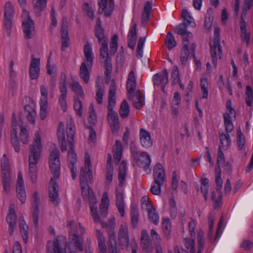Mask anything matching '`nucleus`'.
<instances>
[{"label": "nucleus", "mask_w": 253, "mask_h": 253, "mask_svg": "<svg viewBox=\"0 0 253 253\" xmlns=\"http://www.w3.org/2000/svg\"><path fill=\"white\" fill-rule=\"evenodd\" d=\"M61 32L62 49L65 50L70 44V39L68 32V22L65 18L63 19Z\"/></svg>", "instance_id": "obj_18"}, {"label": "nucleus", "mask_w": 253, "mask_h": 253, "mask_svg": "<svg viewBox=\"0 0 253 253\" xmlns=\"http://www.w3.org/2000/svg\"><path fill=\"white\" fill-rule=\"evenodd\" d=\"M140 245L144 252L151 253L153 251L152 243L146 230H143L141 231Z\"/></svg>", "instance_id": "obj_16"}, {"label": "nucleus", "mask_w": 253, "mask_h": 253, "mask_svg": "<svg viewBox=\"0 0 253 253\" xmlns=\"http://www.w3.org/2000/svg\"><path fill=\"white\" fill-rule=\"evenodd\" d=\"M146 210L150 221L155 225H158L159 222V216L154 207L152 205H148Z\"/></svg>", "instance_id": "obj_26"}, {"label": "nucleus", "mask_w": 253, "mask_h": 253, "mask_svg": "<svg viewBox=\"0 0 253 253\" xmlns=\"http://www.w3.org/2000/svg\"><path fill=\"white\" fill-rule=\"evenodd\" d=\"M219 28L215 27L214 28V38L212 41L210 42L212 63L215 67L217 66V54L219 58H221L222 54L221 46L219 41Z\"/></svg>", "instance_id": "obj_7"}, {"label": "nucleus", "mask_w": 253, "mask_h": 253, "mask_svg": "<svg viewBox=\"0 0 253 253\" xmlns=\"http://www.w3.org/2000/svg\"><path fill=\"white\" fill-rule=\"evenodd\" d=\"M118 239L121 244L126 249L129 247V236L128 226L126 223L122 224L119 228Z\"/></svg>", "instance_id": "obj_17"}, {"label": "nucleus", "mask_w": 253, "mask_h": 253, "mask_svg": "<svg viewBox=\"0 0 253 253\" xmlns=\"http://www.w3.org/2000/svg\"><path fill=\"white\" fill-rule=\"evenodd\" d=\"M145 42V38L141 37L139 39L138 44L137 46V57L140 58L143 56V47Z\"/></svg>", "instance_id": "obj_58"}, {"label": "nucleus", "mask_w": 253, "mask_h": 253, "mask_svg": "<svg viewBox=\"0 0 253 253\" xmlns=\"http://www.w3.org/2000/svg\"><path fill=\"white\" fill-rule=\"evenodd\" d=\"M111 156L108 154V159L106 166V182L110 183L113 179V175L114 172L113 167L111 164Z\"/></svg>", "instance_id": "obj_35"}, {"label": "nucleus", "mask_w": 253, "mask_h": 253, "mask_svg": "<svg viewBox=\"0 0 253 253\" xmlns=\"http://www.w3.org/2000/svg\"><path fill=\"white\" fill-rule=\"evenodd\" d=\"M126 163L125 161H123L120 164L119 169V185L122 186L124 183L126 179Z\"/></svg>", "instance_id": "obj_32"}, {"label": "nucleus", "mask_w": 253, "mask_h": 253, "mask_svg": "<svg viewBox=\"0 0 253 253\" xmlns=\"http://www.w3.org/2000/svg\"><path fill=\"white\" fill-rule=\"evenodd\" d=\"M95 35L98 39L99 43L104 42V41L105 42H107L108 41V38L104 35V29L102 27H95Z\"/></svg>", "instance_id": "obj_43"}, {"label": "nucleus", "mask_w": 253, "mask_h": 253, "mask_svg": "<svg viewBox=\"0 0 253 253\" xmlns=\"http://www.w3.org/2000/svg\"><path fill=\"white\" fill-rule=\"evenodd\" d=\"M226 112L223 114L224 125L226 133L219 134V139L222 147L223 149H227L231 143L229 132L234 129L232 123V118H236V111L232 107L231 101L229 100L226 102Z\"/></svg>", "instance_id": "obj_2"}, {"label": "nucleus", "mask_w": 253, "mask_h": 253, "mask_svg": "<svg viewBox=\"0 0 253 253\" xmlns=\"http://www.w3.org/2000/svg\"><path fill=\"white\" fill-rule=\"evenodd\" d=\"M40 202V197L37 192H35L33 194V212L32 219L36 228L38 227L39 225V215L40 212L39 204Z\"/></svg>", "instance_id": "obj_11"}, {"label": "nucleus", "mask_w": 253, "mask_h": 253, "mask_svg": "<svg viewBox=\"0 0 253 253\" xmlns=\"http://www.w3.org/2000/svg\"><path fill=\"white\" fill-rule=\"evenodd\" d=\"M96 235L97 238L99 250L106 249L105 238L103 234L99 230H96Z\"/></svg>", "instance_id": "obj_55"}, {"label": "nucleus", "mask_w": 253, "mask_h": 253, "mask_svg": "<svg viewBox=\"0 0 253 253\" xmlns=\"http://www.w3.org/2000/svg\"><path fill=\"white\" fill-rule=\"evenodd\" d=\"M41 98L40 103L48 104L47 101V89L44 85L40 86Z\"/></svg>", "instance_id": "obj_57"}, {"label": "nucleus", "mask_w": 253, "mask_h": 253, "mask_svg": "<svg viewBox=\"0 0 253 253\" xmlns=\"http://www.w3.org/2000/svg\"><path fill=\"white\" fill-rule=\"evenodd\" d=\"M47 252L48 253H62L58 238L54 239L53 241H48L47 242Z\"/></svg>", "instance_id": "obj_28"}, {"label": "nucleus", "mask_w": 253, "mask_h": 253, "mask_svg": "<svg viewBox=\"0 0 253 253\" xmlns=\"http://www.w3.org/2000/svg\"><path fill=\"white\" fill-rule=\"evenodd\" d=\"M25 113L29 122L33 125L35 124L37 116L35 108L30 105H26L25 106Z\"/></svg>", "instance_id": "obj_31"}, {"label": "nucleus", "mask_w": 253, "mask_h": 253, "mask_svg": "<svg viewBox=\"0 0 253 253\" xmlns=\"http://www.w3.org/2000/svg\"><path fill=\"white\" fill-rule=\"evenodd\" d=\"M163 184L153 181L150 188L152 193L155 195H160L161 193V186Z\"/></svg>", "instance_id": "obj_64"}, {"label": "nucleus", "mask_w": 253, "mask_h": 253, "mask_svg": "<svg viewBox=\"0 0 253 253\" xmlns=\"http://www.w3.org/2000/svg\"><path fill=\"white\" fill-rule=\"evenodd\" d=\"M201 191L203 193L206 201L208 200L209 193V180L207 178H203L201 180Z\"/></svg>", "instance_id": "obj_44"}, {"label": "nucleus", "mask_w": 253, "mask_h": 253, "mask_svg": "<svg viewBox=\"0 0 253 253\" xmlns=\"http://www.w3.org/2000/svg\"><path fill=\"white\" fill-rule=\"evenodd\" d=\"M59 151L56 148L50 154L49 165L51 173L54 177H51L49 185V197L51 203L54 206H57L59 203L58 198V186L56 179L59 176L60 169V162L59 160Z\"/></svg>", "instance_id": "obj_1"}, {"label": "nucleus", "mask_w": 253, "mask_h": 253, "mask_svg": "<svg viewBox=\"0 0 253 253\" xmlns=\"http://www.w3.org/2000/svg\"><path fill=\"white\" fill-rule=\"evenodd\" d=\"M101 46L100 48V56L102 59L103 60V62L105 63L107 59H109L111 61V58L109 55L108 42L100 43Z\"/></svg>", "instance_id": "obj_34"}, {"label": "nucleus", "mask_w": 253, "mask_h": 253, "mask_svg": "<svg viewBox=\"0 0 253 253\" xmlns=\"http://www.w3.org/2000/svg\"><path fill=\"white\" fill-rule=\"evenodd\" d=\"M176 33L181 35L183 39V46L185 43L188 45L189 40L192 38V34L191 32H188L186 26L185 24H180L176 27Z\"/></svg>", "instance_id": "obj_21"}, {"label": "nucleus", "mask_w": 253, "mask_h": 253, "mask_svg": "<svg viewBox=\"0 0 253 253\" xmlns=\"http://www.w3.org/2000/svg\"><path fill=\"white\" fill-rule=\"evenodd\" d=\"M19 228L20 232L21 233L23 241L25 244L28 242L29 233L28 229L29 227L26 224V222L24 220L23 217H21L19 221Z\"/></svg>", "instance_id": "obj_33"}, {"label": "nucleus", "mask_w": 253, "mask_h": 253, "mask_svg": "<svg viewBox=\"0 0 253 253\" xmlns=\"http://www.w3.org/2000/svg\"><path fill=\"white\" fill-rule=\"evenodd\" d=\"M131 222L133 228H135L138 222L139 212L135 208H131L130 211Z\"/></svg>", "instance_id": "obj_49"}, {"label": "nucleus", "mask_w": 253, "mask_h": 253, "mask_svg": "<svg viewBox=\"0 0 253 253\" xmlns=\"http://www.w3.org/2000/svg\"><path fill=\"white\" fill-rule=\"evenodd\" d=\"M22 18L25 38L26 39H31L34 36L35 28L34 22L31 19L28 11L23 9Z\"/></svg>", "instance_id": "obj_9"}, {"label": "nucleus", "mask_w": 253, "mask_h": 253, "mask_svg": "<svg viewBox=\"0 0 253 253\" xmlns=\"http://www.w3.org/2000/svg\"><path fill=\"white\" fill-rule=\"evenodd\" d=\"M118 37L117 35H114L111 38L110 43V53L111 55H114L118 49Z\"/></svg>", "instance_id": "obj_51"}, {"label": "nucleus", "mask_w": 253, "mask_h": 253, "mask_svg": "<svg viewBox=\"0 0 253 253\" xmlns=\"http://www.w3.org/2000/svg\"><path fill=\"white\" fill-rule=\"evenodd\" d=\"M9 164L8 159L5 154H3L1 159V174H10Z\"/></svg>", "instance_id": "obj_41"}, {"label": "nucleus", "mask_w": 253, "mask_h": 253, "mask_svg": "<svg viewBox=\"0 0 253 253\" xmlns=\"http://www.w3.org/2000/svg\"><path fill=\"white\" fill-rule=\"evenodd\" d=\"M94 7L87 2H85L83 4L82 9L84 14L89 18L91 20L94 18Z\"/></svg>", "instance_id": "obj_36"}, {"label": "nucleus", "mask_w": 253, "mask_h": 253, "mask_svg": "<svg viewBox=\"0 0 253 253\" xmlns=\"http://www.w3.org/2000/svg\"><path fill=\"white\" fill-rule=\"evenodd\" d=\"M113 151L114 162L116 165H118L121 161L122 155V144L119 140L115 141L113 146Z\"/></svg>", "instance_id": "obj_29"}, {"label": "nucleus", "mask_w": 253, "mask_h": 253, "mask_svg": "<svg viewBox=\"0 0 253 253\" xmlns=\"http://www.w3.org/2000/svg\"><path fill=\"white\" fill-rule=\"evenodd\" d=\"M137 24L134 23L133 25L130 28L128 35H127V44L128 46L133 50L136 44V41L137 38Z\"/></svg>", "instance_id": "obj_23"}, {"label": "nucleus", "mask_w": 253, "mask_h": 253, "mask_svg": "<svg viewBox=\"0 0 253 253\" xmlns=\"http://www.w3.org/2000/svg\"><path fill=\"white\" fill-rule=\"evenodd\" d=\"M140 140L142 146L146 148H150L153 145V140L150 134L144 128L140 130Z\"/></svg>", "instance_id": "obj_22"}, {"label": "nucleus", "mask_w": 253, "mask_h": 253, "mask_svg": "<svg viewBox=\"0 0 253 253\" xmlns=\"http://www.w3.org/2000/svg\"><path fill=\"white\" fill-rule=\"evenodd\" d=\"M47 0H33V4L36 13L38 14L42 11L46 6Z\"/></svg>", "instance_id": "obj_46"}, {"label": "nucleus", "mask_w": 253, "mask_h": 253, "mask_svg": "<svg viewBox=\"0 0 253 253\" xmlns=\"http://www.w3.org/2000/svg\"><path fill=\"white\" fill-rule=\"evenodd\" d=\"M119 113L121 117L124 119L127 118L129 115V108L128 103L126 100H123L121 104Z\"/></svg>", "instance_id": "obj_40"}, {"label": "nucleus", "mask_w": 253, "mask_h": 253, "mask_svg": "<svg viewBox=\"0 0 253 253\" xmlns=\"http://www.w3.org/2000/svg\"><path fill=\"white\" fill-rule=\"evenodd\" d=\"M91 161L89 155L87 154L85 155V165L81 169L80 174V183L82 190V194L85 195L87 194L88 188V181L90 183L93 182V176L90 169Z\"/></svg>", "instance_id": "obj_5"}, {"label": "nucleus", "mask_w": 253, "mask_h": 253, "mask_svg": "<svg viewBox=\"0 0 253 253\" xmlns=\"http://www.w3.org/2000/svg\"><path fill=\"white\" fill-rule=\"evenodd\" d=\"M116 204L121 216L125 215L124 202L123 193L121 190L116 189Z\"/></svg>", "instance_id": "obj_24"}, {"label": "nucleus", "mask_w": 253, "mask_h": 253, "mask_svg": "<svg viewBox=\"0 0 253 253\" xmlns=\"http://www.w3.org/2000/svg\"><path fill=\"white\" fill-rule=\"evenodd\" d=\"M168 72L166 69L162 73H158L153 76V80L154 85L161 86L163 92H165V87L168 83Z\"/></svg>", "instance_id": "obj_14"}, {"label": "nucleus", "mask_w": 253, "mask_h": 253, "mask_svg": "<svg viewBox=\"0 0 253 253\" xmlns=\"http://www.w3.org/2000/svg\"><path fill=\"white\" fill-rule=\"evenodd\" d=\"M103 227L106 228L108 233L115 232V222L114 217H111L108 220V223L104 221H101Z\"/></svg>", "instance_id": "obj_45"}, {"label": "nucleus", "mask_w": 253, "mask_h": 253, "mask_svg": "<svg viewBox=\"0 0 253 253\" xmlns=\"http://www.w3.org/2000/svg\"><path fill=\"white\" fill-rule=\"evenodd\" d=\"M99 7L98 13L108 17H110L114 8V2L113 0H97Z\"/></svg>", "instance_id": "obj_10"}, {"label": "nucleus", "mask_w": 253, "mask_h": 253, "mask_svg": "<svg viewBox=\"0 0 253 253\" xmlns=\"http://www.w3.org/2000/svg\"><path fill=\"white\" fill-rule=\"evenodd\" d=\"M166 44L169 50H171L176 45L174 37L171 33H168L167 35Z\"/></svg>", "instance_id": "obj_50"}, {"label": "nucleus", "mask_w": 253, "mask_h": 253, "mask_svg": "<svg viewBox=\"0 0 253 253\" xmlns=\"http://www.w3.org/2000/svg\"><path fill=\"white\" fill-rule=\"evenodd\" d=\"M182 17L184 19V21L186 22L184 24L187 26L190 25L192 24H195L193 18L191 16L189 12L186 10L183 9L181 13Z\"/></svg>", "instance_id": "obj_56"}, {"label": "nucleus", "mask_w": 253, "mask_h": 253, "mask_svg": "<svg viewBox=\"0 0 253 253\" xmlns=\"http://www.w3.org/2000/svg\"><path fill=\"white\" fill-rule=\"evenodd\" d=\"M74 108L76 114L81 117L82 116L83 105L82 101L78 98L74 99Z\"/></svg>", "instance_id": "obj_60"}, {"label": "nucleus", "mask_w": 253, "mask_h": 253, "mask_svg": "<svg viewBox=\"0 0 253 253\" xmlns=\"http://www.w3.org/2000/svg\"><path fill=\"white\" fill-rule=\"evenodd\" d=\"M189 46L186 43H185L181 49L180 59L181 64L185 65L188 60L189 55Z\"/></svg>", "instance_id": "obj_39"}, {"label": "nucleus", "mask_w": 253, "mask_h": 253, "mask_svg": "<svg viewBox=\"0 0 253 253\" xmlns=\"http://www.w3.org/2000/svg\"><path fill=\"white\" fill-rule=\"evenodd\" d=\"M67 84V75L65 73H62L59 84V88L61 94L59 96L58 103L64 112H66L67 109L66 98L68 89Z\"/></svg>", "instance_id": "obj_8"}, {"label": "nucleus", "mask_w": 253, "mask_h": 253, "mask_svg": "<svg viewBox=\"0 0 253 253\" xmlns=\"http://www.w3.org/2000/svg\"><path fill=\"white\" fill-rule=\"evenodd\" d=\"M144 105V98L141 92L138 90L135 92V98L133 100V105L137 109H140Z\"/></svg>", "instance_id": "obj_37"}, {"label": "nucleus", "mask_w": 253, "mask_h": 253, "mask_svg": "<svg viewBox=\"0 0 253 253\" xmlns=\"http://www.w3.org/2000/svg\"><path fill=\"white\" fill-rule=\"evenodd\" d=\"M66 133L67 138H74L75 134V126L72 121H70L67 124Z\"/></svg>", "instance_id": "obj_63"}, {"label": "nucleus", "mask_w": 253, "mask_h": 253, "mask_svg": "<svg viewBox=\"0 0 253 253\" xmlns=\"http://www.w3.org/2000/svg\"><path fill=\"white\" fill-rule=\"evenodd\" d=\"M72 89L75 93L77 96L81 97H84V92L82 86L77 81H74L72 83L71 85Z\"/></svg>", "instance_id": "obj_47"}, {"label": "nucleus", "mask_w": 253, "mask_h": 253, "mask_svg": "<svg viewBox=\"0 0 253 253\" xmlns=\"http://www.w3.org/2000/svg\"><path fill=\"white\" fill-rule=\"evenodd\" d=\"M151 236L153 241V243L155 246V249L159 248H162L161 244V238L158 233L153 229L151 230Z\"/></svg>", "instance_id": "obj_48"}, {"label": "nucleus", "mask_w": 253, "mask_h": 253, "mask_svg": "<svg viewBox=\"0 0 253 253\" xmlns=\"http://www.w3.org/2000/svg\"><path fill=\"white\" fill-rule=\"evenodd\" d=\"M40 59L32 56L29 69V74L32 80L37 79L39 77L40 71Z\"/></svg>", "instance_id": "obj_20"}, {"label": "nucleus", "mask_w": 253, "mask_h": 253, "mask_svg": "<svg viewBox=\"0 0 253 253\" xmlns=\"http://www.w3.org/2000/svg\"><path fill=\"white\" fill-rule=\"evenodd\" d=\"M82 195L84 200L89 203L91 215L97 214L98 212L96 205L97 199L93 190L91 188H88L87 193Z\"/></svg>", "instance_id": "obj_13"}, {"label": "nucleus", "mask_w": 253, "mask_h": 253, "mask_svg": "<svg viewBox=\"0 0 253 253\" xmlns=\"http://www.w3.org/2000/svg\"><path fill=\"white\" fill-rule=\"evenodd\" d=\"M4 10L5 17H12L14 12V8L9 1L5 3Z\"/></svg>", "instance_id": "obj_59"}, {"label": "nucleus", "mask_w": 253, "mask_h": 253, "mask_svg": "<svg viewBox=\"0 0 253 253\" xmlns=\"http://www.w3.org/2000/svg\"><path fill=\"white\" fill-rule=\"evenodd\" d=\"M6 220L9 225V234L10 235H12L15 230L17 221V216L15 213L14 204H11L9 205Z\"/></svg>", "instance_id": "obj_12"}, {"label": "nucleus", "mask_w": 253, "mask_h": 253, "mask_svg": "<svg viewBox=\"0 0 253 253\" xmlns=\"http://www.w3.org/2000/svg\"><path fill=\"white\" fill-rule=\"evenodd\" d=\"M215 172H216V178H215V183H216V189L217 191H220L222 186V179L221 178V170L220 168L216 167L215 169Z\"/></svg>", "instance_id": "obj_52"}, {"label": "nucleus", "mask_w": 253, "mask_h": 253, "mask_svg": "<svg viewBox=\"0 0 253 253\" xmlns=\"http://www.w3.org/2000/svg\"><path fill=\"white\" fill-rule=\"evenodd\" d=\"M208 80L207 78H202L201 80L200 86L203 98H207L208 96Z\"/></svg>", "instance_id": "obj_54"}, {"label": "nucleus", "mask_w": 253, "mask_h": 253, "mask_svg": "<svg viewBox=\"0 0 253 253\" xmlns=\"http://www.w3.org/2000/svg\"><path fill=\"white\" fill-rule=\"evenodd\" d=\"M31 154L29 158V175L32 182L35 183L37 179V164L42 151L41 138L39 132L37 131L35 134L34 143L31 146Z\"/></svg>", "instance_id": "obj_3"}, {"label": "nucleus", "mask_w": 253, "mask_h": 253, "mask_svg": "<svg viewBox=\"0 0 253 253\" xmlns=\"http://www.w3.org/2000/svg\"><path fill=\"white\" fill-rule=\"evenodd\" d=\"M246 102L248 106L252 105L253 98V91L250 85H247L245 91Z\"/></svg>", "instance_id": "obj_53"}, {"label": "nucleus", "mask_w": 253, "mask_h": 253, "mask_svg": "<svg viewBox=\"0 0 253 253\" xmlns=\"http://www.w3.org/2000/svg\"><path fill=\"white\" fill-rule=\"evenodd\" d=\"M17 196L22 204L26 200V194L22 175L20 172L18 173L16 184Z\"/></svg>", "instance_id": "obj_15"}, {"label": "nucleus", "mask_w": 253, "mask_h": 253, "mask_svg": "<svg viewBox=\"0 0 253 253\" xmlns=\"http://www.w3.org/2000/svg\"><path fill=\"white\" fill-rule=\"evenodd\" d=\"M88 121L91 125H94L97 122V116L93 108V104H91L89 107Z\"/></svg>", "instance_id": "obj_62"}, {"label": "nucleus", "mask_w": 253, "mask_h": 253, "mask_svg": "<svg viewBox=\"0 0 253 253\" xmlns=\"http://www.w3.org/2000/svg\"><path fill=\"white\" fill-rule=\"evenodd\" d=\"M130 150L131 156L137 165L140 168H143L147 174H150L151 172V169L150 168L151 162L150 155L146 152L138 151L134 146H131Z\"/></svg>", "instance_id": "obj_6"}, {"label": "nucleus", "mask_w": 253, "mask_h": 253, "mask_svg": "<svg viewBox=\"0 0 253 253\" xmlns=\"http://www.w3.org/2000/svg\"><path fill=\"white\" fill-rule=\"evenodd\" d=\"M109 198L108 194L104 192L103 194L101 204L100 205V212L102 217H105L108 212Z\"/></svg>", "instance_id": "obj_27"}, {"label": "nucleus", "mask_w": 253, "mask_h": 253, "mask_svg": "<svg viewBox=\"0 0 253 253\" xmlns=\"http://www.w3.org/2000/svg\"><path fill=\"white\" fill-rule=\"evenodd\" d=\"M180 101L181 98L179 94L177 92H174L172 100L171 109L175 114H176L178 112Z\"/></svg>", "instance_id": "obj_42"}, {"label": "nucleus", "mask_w": 253, "mask_h": 253, "mask_svg": "<svg viewBox=\"0 0 253 253\" xmlns=\"http://www.w3.org/2000/svg\"><path fill=\"white\" fill-rule=\"evenodd\" d=\"M84 52L85 58L84 62L87 64L89 68L91 67L93 64L94 56L91 47L88 43L84 45Z\"/></svg>", "instance_id": "obj_25"}, {"label": "nucleus", "mask_w": 253, "mask_h": 253, "mask_svg": "<svg viewBox=\"0 0 253 253\" xmlns=\"http://www.w3.org/2000/svg\"><path fill=\"white\" fill-rule=\"evenodd\" d=\"M89 68L85 62L82 63L80 69V76L85 84H87L89 80Z\"/></svg>", "instance_id": "obj_30"}, {"label": "nucleus", "mask_w": 253, "mask_h": 253, "mask_svg": "<svg viewBox=\"0 0 253 253\" xmlns=\"http://www.w3.org/2000/svg\"><path fill=\"white\" fill-rule=\"evenodd\" d=\"M237 143L238 146L239 150H241L243 149L245 143V139L244 136L240 130L237 131Z\"/></svg>", "instance_id": "obj_61"}, {"label": "nucleus", "mask_w": 253, "mask_h": 253, "mask_svg": "<svg viewBox=\"0 0 253 253\" xmlns=\"http://www.w3.org/2000/svg\"><path fill=\"white\" fill-rule=\"evenodd\" d=\"M2 183L4 192L8 194L10 190V174L5 173L1 174Z\"/></svg>", "instance_id": "obj_38"}, {"label": "nucleus", "mask_w": 253, "mask_h": 253, "mask_svg": "<svg viewBox=\"0 0 253 253\" xmlns=\"http://www.w3.org/2000/svg\"><path fill=\"white\" fill-rule=\"evenodd\" d=\"M117 87L113 82L110 84L108 94L109 112L107 116L108 122L113 133L118 131L120 128V123L118 114L113 110L116 105V92Z\"/></svg>", "instance_id": "obj_4"}, {"label": "nucleus", "mask_w": 253, "mask_h": 253, "mask_svg": "<svg viewBox=\"0 0 253 253\" xmlns=\"http://www.w3.org/2000/svg\"><path fill=\"white\" fill-rule=\"evenodd\" d=\"M153 182L163 184L165 178V171L162 165L158 163L155 165L153 171Z\"/></svg>", "instance_id": "obj_19"}]
</instances>
